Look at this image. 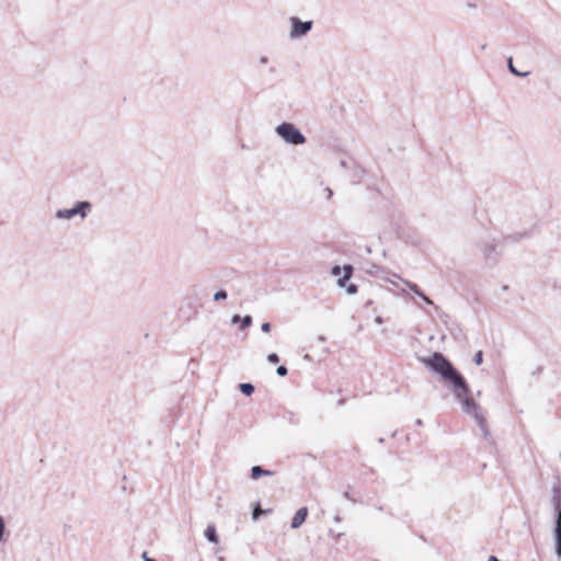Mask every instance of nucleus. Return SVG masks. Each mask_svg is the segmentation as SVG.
<instances>
[{"label":"nucleus","mask_w":561,"mask_h":561,"mask_svg":"<svg viewBox=\"0 0 561 561\" xmlns=\"http://www.w3.org/2000/svg\"><path fill=\"white\" fill-rule=\"evenodd\" d=\"M404 283V285L410 289L412 290L413 293H415L417 296H420L426 304L428 305H433V301L426 297L421 290L420 288L417 287L416 284H413V283H410L408 280H402Z\"/></svg>","instance_id":"obj_8"},{"label":"nucleus","mask_w":561,"mask_h":561,"mask_svg":"<svg viewBox=\"0 0 561 561\" xmlns=\"http://www.w3.org/2000/svg\"><path fill=\"white\" fill-rule=\"evenodd\" d=\"M553 535L556 540V553L558 557H561V508H559L558 506Z\"/></svg>","instance_id":"obj_5"},{"label":"nucleus","mask_w":561,"mask_h":561,"mask_svg":"<svg viewBox=\"0 0 561 561\" xmlns=\"http://www.w3.org/2000/svg\"><path fill=\"white\" fill-rule=\"evenodd\" d=\"M227 296H228V295H227V291H225V290H219V291L215 293V295H214V299H215V300H217V301H218V300H225V299H227Z\"/></svg>","instance_id":"obj_13"},{"label":"nucleus","mask_w":561,"mask_h":561,"mask_svg":"<svg viewBox=\"0 0 561 561\" xmlns=\"http://www.w3.org/2000/svg\"><path fill=\"white\" fill-rule=\"evenodd\" d=\"M318 341L322 343V342H324V341H325V337H324L323 335H319V336H318Z\"/></svg>","instance_id":"obj_29"},{"label":"nucleus","mask_w":561,"mask_h":561,"mask_svg":"<svg viewBox=\"0 0 561 561\" xmlns=\"http://www.w3.org/2000/svg\"><path fill=\"white\" fill-rule=\"evenodd\" d=\"M508 68H510V71H511V72H513V73H514V75H516V76L525 77V76L527 75V73H519V72L515 69V67L513 66L512 60H510V62H508Z\"/></svg>","instance_id":"obj_19"},{"label":"nucleus","mask_w":561,"mask_h":561,"mask_svg":"<svg viewBox=\"0 0 561 561\" xmlns=\"http://www.w3.org/2000/svg\"><path fill=\"white\" fill-rule=\"evenodd\" d=\"M347 293L353 295V294H356L357 293V286L354 285V284H351L348 287H347Z\"/></svg>","instance_id":"obj_20"},{"label":"nucleus","mask_w":561,"mask_h":561,"mask_svg":"<svg viewBox=\"0 0 561 561\" xmlns=\"http://www.w3.org/2000/svg\"><path fill=\"white\" fill-rule=\"evenodd\" d=\"M275 133L289 145H304L306 142V137L301 131L294 124L288 122L279 124L276 127Z\"/></svg>","instance_id":"obj_2"},{"label":"nucleus","mask_w":561,"mask_h":561,"mask_svg":"<svg viewBox=\"0 0 561 561\" xmlns=\"http://www.w3.org/2000/svg\"><path fill=\"white\" fill-rule=\"evenodd\" d=\"M343 271H344L343 277L337 279V285L340 287H344L345 283L352 277L353 267L351 265H344Z\"/></svg>","instance_id":"obj_10"},{"label":"nucleus","mask_w":561,"mask_h":561,"mask_svg":"<svg viewBox=\"0 0 561 561\" xmlns=\"http://www.w3.org/2000/svg\"><path fill=\"white\" fill-rule=\"evenodd\" d=\"M5 525L2 516H0V542L3 540Z\"/></svg>","instance_id":"obj_17"},{"label":"nucleus","mask_w":561,"mask_h":561,"mask_svg":"<svg viewBox=\"0 0 561 561\" xmlns=\"http://www.w3.org/2000/svg\"><path fill=\"white\" fill-rule=\"evenodd\" d=\"M466 8L469 10H477V4L473 2H467Z\"/></svg>","instance_id":"obj_25"},{"label":"nucleus","mask_w":561,"mask_h":561,"mask_svg":"<svg viewBox=\"0 0 561 561\" xmlns=\"http://www.w3.org/2000/svg\"><path fill=\"white\" fill-rule=\"evenodd\" d=\"M241 319H242V318H241L239 314H234V316L231 318V322L236 324V323L241 322Z\"/></svg>","instance_id":"obj_24"},{"label":"nucleus","mask_w":561,"mask_h":561,"mask_svg":"<svg viewBox=\"0 0 561 561\" xmlns=\"http://www.w3.org/2000/svg\"><path fill=\"white\" fill-rule=\"evenodd\" d=\"M224 560H225L224 557L218 558V561H224Z\"/></svg>","instance_id":"obj_30"},{"label":"nucleus","mask_w":561,"mask_h":561,"mask_svg":"<svg viewBox=\"0 0 561 561\" xmlns=\"http://www.w3.org/2000/svg\"><path fill=\"white\" fill-rule=\"evenodd\" d=\"M290 30L288 36L290 39H298L306 36L313 26V21H302L298 16L289 18Z\"/></svg>","instance_id":"obj_4"},{"label":"nucleus","mask_w":561,"mask_h":561,"mask_svg":"<svg viewBox=\"0 0 561 561\" xmlns=\"http://www.w3.org/2000/svg\"><path fill=\"white\" fill-rule=\"evenodd\" d=\"M92 208L91 203L87 201L77 202L72 208H64L58 209L55 214L57 219L61 220H72L76 217H79L81 220H84Z\"/></svg>","instance_id":"obj_3"},{"label":"nucleus","mask_w":561,"mask_h":561,"mask_svg":"<svg viewBox=\"0 0 561 561\" xmlns=\"http://www.w3.org/2000/svg\"><path fill=\"white\" fill-rule=\"evenodd\" d=\"M473 362L476 365H481L483 362V353L482 351H478L473 356Z\"/></svg>","instance_id":"obj_14"},{"label":"nucleus","mask_w":561,"mask_h":561,"mask_svg":"<svg viewBox=\"0 0 561 561\" xmlns=\"http://www.w3.org/2000/svg\"><path fill=\"white\" fill-rule=\"evenodd\" d=\"M422 362L432 370L440 375L445 382H448L449 390L455 394L456 400L461 403L462 411L472 415L480 426L484 425V419L480 412V407L469 396V387L463 377L457 371L451 363L440 353H434Z\"/></svg>","instance_id":"obj_1"},{"label":"nucleus","mask_w":561,"mask_h":561,"mask_svg":"<svg viewBox=\"0 0 561 561\" xmlns=\"http://www.w3.org/2000/svg\"><path fill=\"white\" fill-rule=\"evenodd\" d=\"M375 322H376V324L380 325V324H382L383 321H382V318L378 316L375 318Z\"/></svg>","instance_id":"obj_28"},{"label":"nucleus","mask_w":561,"mask_h":561,"mask_svg":"<svg viewBox=\"0 0 561 561\" xmlns=\"http://www.w3.org/2000/svg\"><path fill=\"white\" fill-rule=\"evenodd\" d=\"M204 535L206 537V539L211 542V543H218V535H217V531H216V526L214 524H209L205 531H204Z\"/></svg>","instance_id":"obj_7"},{"label":"nucleus","mask_w":561,"mask_h":561,"mask_svg":"<svg viewBox=\"0 0 561 561\" xmlns=\"http://www.w3.org/2000/svg\"><path fill=\"white\" fill-rule=\"evenodd\" d=\"M263 513V511L261 510L260 505L256 504L255 507L253 508V512H252V518L253 519H257L259 516Z\"/></svg>","instance_id":"obj_15"},{"label":"nucleus","mask_w":561,"mask_h":561,"mask_svg":"<svg viewBox=\"0 0 561 561\" xmlns=\"http://www.w3.org/2000/svg\"><path fill=\"white\" fill-rule=\"evenodd\" d=\"M267 360L268 363L271 364H277L279 362V357L277 354L275 353H271L268 356H267Z\"/></svg>","instance_id":"obj_16"},{"label":"nucleus","mask_w":561,"mask_h":561,"mask_svg":"<svg viewBox=\"0 0 561 561\" xmlns=\"http://www.w3.org/2000/svg\"><path fill=\"white\" fill-rule=\"evenodd\" d=\"M267 61H268V58L266 56H263V57L260 58V64L261 65H265V64H267Z\"/></svg>","instance_id":"obj_27"},{"label":"nucleus","mask_w":561,"mask_h":561,"mask_svg":"<svg viewBox=\"0 0 561 561\" xmlns=\"http://www.w3.org/2000/svg\"><path fill=\"white\" fill-rule=\"evenodd\" d=\"M261 329L263 332H270L271 330V324L268 322H264L262 325H261Z\"/></svg>","instance_id":"obj_22"},{"label":"nucleus","mask_w":561,"mask_h":561,"mask_svg":"<svg viewBox=\"0 0 561 561\" xmlns=\"http://www.w3.org/2000/svg\"><path fill=\"white\" fill-rule=\"evenodd\" d=\"M252 324V317L245 316L241 319V329L244 330Z\"/></svg>","instance_id":"obj_12"},{"label":"nucleus","mask_w":561,"mask_h":561,"mask_svg":"<svg viewBox=\"0 0 561 561\" xmlns=\"http://www.w3.org/2000/svg\"><path fill=\"white\" fill-rule=\"evenodd\" d=\"M240 391L245 396H251L254 392V386L251 383H241Z\"/></svg>","instance_id":"obj_11"},{"label":"nucleus","mask_w":561,"mask_h":561,"mask_svg":"<svg viewBox=\"0 0 561 561\" xmlns=\"http://www.w3.org/2000/svg\"><path fill=\"white\" fill-rule=\"evenodd\" d=\"M324 192L327 194L328 199H330L333 196V191L330 187H327Z\"/></svg>","instance_id":"obj_26"},{"label":"nucleus","mask_w":561,"mask_h":561,"mask_svg":"<svg viewBox=\"0 0 561 561\" xmlns=\"http://www.w3.org/2000/svg\"><path fill=\"white\" fill-rule=\"evenodd\" d=\"M331 274H332L333 276H339V275L341 274V267H340V266H337V265L333 266V268H332V271H331Z\"/></svg>","instance_id":"obj_21"},{"label":"nucleus","mask_w":561,"mask_h":561,"mask_svg":"<svg viewBox=\"0 0 561 561\" xmlns=\"http://www.w3.org/2000/svg\"><path fill=\"white\" fill-rule=\"evenodd\" d=\"M307 515H308V508H307V507H301V508H299V510L295 513V515H294V517H293V519H291V525H290V527H291L293 529H297V528H299V527L305 523V520H306V518H307Z\"/></svg>","instance_id":"obj_6"},{"label":"nucleus","mask_w":561,"mask_h":561,"mask_svg":"<svg viewBox=\"0 0 561 561\" xmlns=\"http://www.w3.org/2000/svg\"><path fill=\"white\" fill-rule=\"evenodd\" d=\"M272 474H273L272 471L265 470V469H263L260 466H253L252 469H251V478L254 479V480L259 479L262 476L270 477Z\"/></svg>","instance_id":"obj_9"},{"label":"nucleus","mask_w":561,"mask_h":561,"mask_svg":"<svg viewBox=\"0 0 561 561\" xmlns=\"http://www.w3.org/2000/svg\"><path fill=\"white\" fill-rule=\"evenodd\" d=\"M554 511L557 512V505L560 508V499L558 495L553 496Z\"/></svg>","instance_id":"obj_23"},{"label":"nucleus","mask_w":561,"mask_h":561,"mask_svg":"<svg viewBox=\"0 0 561 561\" xmlns=\"http://www.w3.org/2000/svg\"><path fill=\"white\" fill-rule=\"evenodd\" d=\"M287 371H288V370H287V368H286L285 366H278V367L276 368V374H277L278 376H280V377L286 376V375H287Z\"/></svg>","instance_id":"obj_18"}]
</instances>
